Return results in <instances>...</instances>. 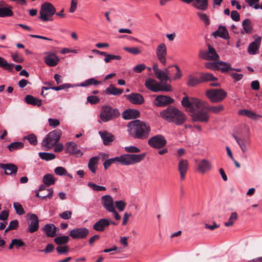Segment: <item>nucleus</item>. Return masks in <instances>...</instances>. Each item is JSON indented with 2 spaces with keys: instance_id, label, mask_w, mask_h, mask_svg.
<instances>
[{
  "instance_id": "nucleus-48",
  "label": "nucleus",
  "mask_w": 262,
  "mask_h": 262,
  "mask_svg": "<svg viewBox=\"0 0 262 262\" xmlns=\"http://www.w3.org/2000/svg\"><path fill=\"white\" fill-rule=\"evenodd\" d=\"M88 186L91 188L94 191H105L106 190V188L102 186L97 185L92 182H89L88 183Z\"/></svg>"
},
{
  "instance_id": "nucleus-26",
  "label": "nucleus",
  "mask_w": 262,
  "mask_h": 262,
  "mask_svg": "<svg viewBox=\"0 0 262 262\" xmlns=\"http://www.w3.org/2000/svg\"><path fill=\"white\" fill-rule=\"evenodd\" d=\"M155 75L157 79L161 82L170 81V72L168 68H165L163 71L160 70Z\"/></svg>"
},
{
  "instance_id": "nucleus-38",
  "label": "nucleus",
  "mask_w": 262,
  "mask_h": 262,
  "mask_svg": "<svg viewBox=\"0 0 262 262\" xmlns=\"http://www.w3.org/2000/svg\"><path fill=\"white\" fill-rule=\"evenodd\" d=\"M42 181L46 186H49L55 183V179L52 174L48 173L43 177Z\"/></svg>"
},
{
  "instance_id": "nucleus-9",
  "label": "nucleus",
  "mask_w": 262,
  "mask_h": 262,
  "mask_svg": "<svg viewBox=\"0 0 262 262\" xmlns=\"http://www.w3.org/2000/svg\"><path fill=\"white\" fill-rule=\"evenodd\" d=\"M145 154H124L120 156L121 164L123 165H129L140 162L145 158Z\"/></svg>"
},
{
  "instance_id": "nucleus-17",
  "label": "nucleus",
  "mask_w": 262,
  "mask_h": 262,
  "mask_svg": "<svg viewBox=\"0 0 262 262\" xmlns=\"http://www.w3.org/2000/svg\"><path fill=\"white\" fill-rule=\"evenodd\" d=\"M173 102L174 100L172 98L164 95H159L154 100L155 105L158 107L165 106L172 103Z\"/></svg>"
},
{
  "instance_id": "nucleus-42",
  "label": "nucleus",
  "mask_w": 262,
  "mask_h": 262,
  "mask_svg": "<svg viewBox=\"0 0 262 262\" xmlns=\"http://www.w3.org/2000/svg\"><path fill=\"white\" fill-rule=\"evenodd\" d=\"M24 144L21 142H14L8 145V148L10 151H13L17 149H20L24 147Z\"/></svg>"
},
{
  "instance_id": "nucleus-46",
  "label": "nucleus",
  "mask_w": 262,
  "mask_h": 262,
  "mask_svg": "<svg viewBox=\"0 0 262 262\" xmlns=\"http://www.w3.org/2000/svg\"><path fill=\"white\" fill-rule=\"evenodd\" d=\"M237 216H238V215H237V214L236 212H232L229 217L228 221L225 223V224H224L225 225L226 227H230V226H232L233 224H234V223L237 220Z\"/></svg>"
},
{
  "instance_id": "nucleus-61",
  "label": "nucleus",
  "mask_w": 262,
  "mask_h": 262,
  "mask_svg": "<svg viewBox=\"0 0 262 262\" xmlns=\"http://www.w3.org/2000/svg\"><path fill=\"white\" fill-rule=\"evenodd\" d=\"M13 244L17 249L26 245V244L21 239L17 238L13 239Z\"/></svg>"
},
{
  "instance_id": "nucleus-24",
  "label": "nucleus",
  "mask_w": 262,
  "mask_h": 262,
  "mask_svg": "<svg viewBox=\"0 0 262 262\" xmlns=\"http://www.w3.org/2000/svg\"><path fill=\"white\" fill-rule=\"evenodd\" d=\"M43 230L47 236L53 237L56 235V232L59 229L53 224H48L44 226Z\"/></svg>"
},
{
  "instance_id": "nucleus-51",
  "label": "nucleus",
  "mask_w": 262,
  "mask_h": 262,
  "mask_svg": "<svg viewBox=\"0 0 262 262\" xmlns=\"http://www.w3.org/2000/svg\"><path fill=\"white\" fill-rule=\"evenodd\" d=\"M197 15L199 17L200 19L204 22L206 26H208L210 24V20L207 14L203 13L198 12Z\"/></svg>"
},
{
  "instance_id": "nucleus-3",
  "label": "nucleus",
  "mask_w": 262,
  "mask_h": 262,
  "mask_svg": "<svg viewBox=\"0 0 262 262\" xmlns=\"http://www.w3.org/2000/svg\"><path fill=\"white\" fill-rule=\"evenodd\" d=\"M161 117L169 122L177 125L183 124L186 120V115L174 106H170L160 113Z\"/></svg>"
},
{
  "instance_id": "nucleus-20",
  "label": "nucleus",
  "mask_w": 262,
  "mask_h": 262,
  "mask_svg": "<svg viewBox=\"0 0 262 262\" xmlns=\"http://www.w3.org/2000/svg\"><path fill=\"white\" fill-rule=\"evenodd\" d=\"M126 99L134 104L140 105L144 103V99L143 97L139 93H131L125 95Z\"/></svg>"
},
{
  "instance_id": "nucleus-22",
  "label": "nucleus",
  "mask_w": 262,
  "mask_h": 262,
  "mask_svg": "<svg viewBox=\"0 0 262 262\" xmlns=\"http://www.w3.org/2000/svg\"><path fill=\"white\" fill-rule=\"evenodd\" d=\"M178 170L182 180H184L188 168V162L186 159H181L178 163Z\"/></svg>"
},
{
  "instance_id": "nucleus-53",
  "label": "nucleus",
  "mask_w": 262,
  "mask_h": 262,
  "mask_svg": "<svg viewBox=\"0 0 262 262\" xmlns=\"http://www.w3.org/2000/svg\"><path fill=\"white\" fill-rule=\"evenodd\" d=\"M18 226V222L17 220H13L9 223L8 227L5 230V232L6 233L10 230L16 229Z\"/></svg>"
},
{
  "instance_id": "nucleus-33",
  "label": "nucleus",
  "mask_w": 262,
  "mask_h": 262,
  "mask_svg": "<svg viewBox=\"0 0 262 262\" xmlns=\"http://www.w3.org/2000/svg\"><path fill=\"white\" fill-rule=\"evenodd\" d=\"M25 101L27 104L40 106L42 104V101L31 95H27L25 98Z\"/></svg>"
},
{
  "instance_id": "nucleus-44",
  "label": "nucleus",
  "mask_w": 262,
  "mask_h": 262,
  "mask_svg": "<svg viewBox=\"0 0 262 262\" xmlns=\"http://www.w3.org/2000/svg\"><path fill=\"white\" fill-rule=\"evenodd\" d=\"M39 157L46 161H50L55 158V155L53 153L40 152L38 154Z\"/></svg>"
},
{
  "instance_id": "nucleus-2",
  "label": "nucleus",
  "mask_w": 262,
  "mask_h": 262,
  "mask_svg": "<svg viewBox=\"0 0 262 262\" xmlns=\"http://www.w3.org/2000/svg\"><path fill=\"white\" fill-rule=\"evenodd\" d=\"M129 134L134 138L145 139L148 137L150 127L148 123L140 120H135L127 124Z\"/></svg>"
},
{
  "instance_id": "nucleus-21",
  "label": "nucleus",
  "mask_w": 262,
  "mask_h": 262,
  "mask_svg": "<svg viewBox=\"0 0 262 262\" xmlns=\"http://www.w3.org/2000/svg\"><path fill=\"white\" fill-rule=\"evenodd\" d=\"M108 226L109 221L107 219H101L93 225V229L96 231L103 232Z\"/></svg>"
},
{
  "instance_id": "nucleus-36",
  "label": "nucleus",
  "mask_w": 262,
  "mask_h": 262,
  "mask_svg": "<svg viewBox=\"0 0 262 262\" xmlns=\"http://www.w3.org/2000/svg\"><path fill=\"white\" fill-rule=\"evenodd\" d=\"M12 7L9 6L8 7L0 8V17H6L12 16L13 12L12 11Z\"/></svg>"
},
{
  "instance_id": "nucleus-31",
  "label": "nucleus",
  "mask_w": 262,
  "mask_h": 262,
  "mask_svg": "<svg viewBox=\"0 0 262 262\" xmlns=\"http://www.w3.org/2000/svg\"><path fill=\"white\" fill-rule=\"evenodd\" d=\"M100 158L98 156L93 157L89 160L88 162V168L91 171L95 173L97 169V164Z\"/></svg>"
},
{
  "instance_id": "nucleus-37",
  "label": "nucleus",
  "mask_w": 262,
  "mask_h": 262,
  "mask_svg": "<svg viewBox=\"0 0 262 262\" xmlns=\"http://www.w3.org/2000/svg\"><path fill=\"white\" fill-rule=\"evenodd\" d=\"M242 26L246 34H251L253 31V27L251 20L249 19H245L243 21Z\"/></svg>"
},
{
  "instance_id": "nucleus-55",
  "label": "nucleus",
  "mask_w": 262,
  "mask_h": 262,
  "mask_svg": "<svg viewBox=\"0 0 262 262\" xmlns=\"http://www.w3.org/2000/svg\"><path fill=\"white\" fill-rule=\"evenodd\" d=\"M67 170L62 166H58L54 169V172L58 176H64L67 173Z\"/></svg>"
},
{
  "instance_id": "nucleus-16",
  "label": "nucleus",
  "mask_w": 262,
  "mask_h": 262,
  "mask_svg": "<svg viewBox=\"0 0 262 262\" xmlns=\"http://www.w3.org/2000/svg\"><path fill=\"white\" fill-rule=\"evenodd\" d=\"M45 54L46 56L44 57V61L47 66L53 67L58 64L59 62V58L55 53L51 52H46Z\"/></svg>"
},
{
  "instance_id": "nucleus-54",
  "label": "nucleus",
  "mask_w": 262,
  "mask_h": 262,
  "mask_svg": "<svg viewBox=\"0 0 262 262\" xmlns=\"http://www.w3.org/2000/svg\"><path fill=\"white\" fill-rule=\"evenodd\" d=\"M123 49L129 53L133 54L134 55H137L141 53V51L137 47L129 48L125 47L123 48Z\"/></svg>"
},
{
  "instance_id": "nucleus-58",
  "label": "nucleus",
  "mask_w": 262,
  "mask_h": 262,
  "mask_svg": "<svg viewBox=\"0 0 262 262\" xmlns=\"http://www.w3.org/2000/svg\"><path fill=\"white\" fill-rule=\"evenodd\" d=\"M217 62H205L204 66L205 68L208 69L212 70H217Z\"/></svg>"
},
{
  "instance_id": "nucleus-23",
  "label": "nucleus",
  "mask_w": 262,
  "mask_h": 262,
  "mask_svg": "<svg viewBox=\"0 0 262 262\" xmlns=\"http://www.w3.org/2000/svg\"><path fill=\"white\" fill-rule=\"evenodd\" d=\"M211 168L210 162L206 159H202L198 163V170L202 173L210 171Z\"/></svg>"
},
{
  "instance_id": "nucleus-45",
  "label": "nucleus",
  "mask_w": 262,
  "mask_h": 262,
  "mask_svg": "<svg viewBox=\"0 0 262 262\" xmlns=\"http://www.w3.org/2000/svg\"><path fill=\"white\" fill-rule=\"evenodd\" d=\"M200 83H201L200 78L199 79L191 75L189 76L188 80L187 81V85L189 86L193 87Z\"/></svg>"
},
{
  "instance_id": "nucleus-15",
  "label": "nucleus",
  "mask_w": 262,
  "mask_h": 262,
  "mask_svg": "<svg viewBox=\"0 0 262 262\" xmlns=\"http://www.w3.org/2000/svg\"><path fill=\"white\" fill-rule=\"evenodd\" d=\"M254 38V41L249 44L247 49L248 52L251 55H255L258 53L261 43V37L255 35Z\"/></svg>"
},
{
  "instance_id": "nucleus-52",
  "label": "nucleus",
  "mask_w": 262,
  "mask_h": 262,
  "mask_svg": "<svg viewBox=\"0 0 262 262\" xmlns=\"http://www.w3.org/2000/svg\"><path fill=\"white\" fill-rule=\"evenodd\" d=\"M25 139H27L29 142L32 145H36L37 144L36 136L33 134L25 137Z\"/></svg>"
},
{
  "instance_id": "nucleus-47",
  "label": "nucleus",
  "mask_w": 262,
  "mask_h": 262,
  "mask_svg": "<svg viewBox=\"0 0 262 262\" xmlns=\"http://www.w3.org/2000/svg\"><path fill=\"white\" fill-rule=\"evenodd\" d=\"M13 207L17 214L19 215H23L25 214V211L22 205L19 203L14 202L13 203Z\"/></svg>"
},
{
  "instance_id": "nucleus-18",
  "label": "nucleus",
  "mask_w": 262,
  "mask_h": 262,
  "mask_svg": "<svg viewBox=\"0 0 262 262\" xmlns=\"http://www.w3.org/2000/svg\"><path fill=\"white\" fill-rule=\"evenodd\" d=\"M65 151L66 153L74 155L76 157H81L83 155V152L78 148L77 144L74 142L66 143Z\"/></svg>"
},
{
  "instance_id": "nucleus-30",
  "label": "nucleus",
  "mask_w": 262,
  "mask_h": 262,
  "mask_svg": "<svg viewBox=\"0 0 262 262\" xmlns=\"http://www.w3.org/2000/svg\"><path fill=\"white\" fill-rule=\"evenodd\" d=\"M192 6L196 9L204 11L208 7V0H193Z\"/></svg>"
},
{
  "instance_id": "nucleus-29",
  "label": "nucleus",
  "mask_w": 262,
  "mask_h": 262,
  "mask_svg": "<svg viewBox=\"0 0 262 262\" xmlns=\"http://www.w3.org/2000/svg\"><path fill=\"white\" fill-rule=\"evenodd\" d=\"M238 114L241 116H246L253 120H257L259 118L261 117L260 115L256 114L251 110L247 109L239 110L238 111Z\"/></svg>"
},
{
  "instance_id": "nucleus-11",
  "label": "nucleus",
  "mask_w": 262,
  "mask_h": 262,
  "mask_svg": "<svg viewBox=\"0 0 262 262\" xmlns=\"http://www.w3.org/2000/svg\"><path fill=\"white\" fill-rule=\"evenodd\" d=\"M89 234V231L88 229L85 227L75 228L70 232V235L73 239L85 238Z\"/></svg>"
},
{
  "instance_id": "nucleus-5",
  "label": "nucleus",
  "mask_w": 262,
  "mask_h": 262,
  "mask_svg": "<svg viewBox=\"0 0 262 262\" xmlns=\"http://www.w3.org/2000/svg\"><path fill=\"white\" fill-rule=\"evenodd\" d=\"M120 113L118 108H114L110 105L102 106L100 118L103 122H107L119 117Z\"/></svg>"
},
{
  "instance_id": "nucleus-19",
  "label": "nucleus",
  "mask_w": 262,
  "mask_h": 262,
  "mask_svg": "<svg viewBox=\"0 0 262 262\" xmlns=\"http://www.w3.org/2000/svg\"><path fill=\"white\" fill-rule=\"evenodd\" d=\"M30 222L29 224L27 231L32 233L38 230L39 228V220L35 214H32L30 217Z\"/></svg>"
},
{
  "instance_id": "nucleus-57",
  "label": "nucleus",
  "mask_w": 262,
  "mask_h": 262,
  "mask_svg": "<svg viewBox=\"0 0 262 262\" xmlns=\"http://www.w3.org/2000/svg\"><path fill=\"white\" fill-rule=\"evenodd\" d=\"M87 101L91 104H94L98 103L100 101V99L98 96L91 95L87 97Z\"/></svg>"
},
{
  "instance_id": "nucleus-12",
  "label": "nucleus",
  "mask_w": 262,
  "mask_h": 262,
  "mask_svg": "<svg viewBox=\"0 0 262 262\" xmlns=\"http://www.w3.org/2000/svg\"><path fill=\"white\" fill-rule=\"evenodd\" d=\"M156 55L159 61L164 66L166 64L167 49L164 43L159 44L156 49Z\"/></svg>"
},
{
  "instance_id": "nucleus-62",
  "label": "nucleus",
  "mask_w": 262,
  "mask_h": 262,
  "mask_svg": "<svg viewBox=\"0 0 262 262\" xmlns=\"http://www.w3.org/2000/svg\"><path fill=\"white\" fill-rule=\"evenodd\" d=\"M124 148L125 150L127 152L136 153L139 152L140 151L137 147L134 146H126Z\"/></svg>"
},
{
  "instance_id": "nucleus-10",
  "label": "nucleus",
  "mask_w": 262,
  "mask_h": 262,
  "mask_svg": "<svg viewBox=\"0 0 262 262\" xmlns=\"http://www.w3.org/2000/svg\"><path fill=\"white\" fill-rule=\"evenodd\" d=\"M148 143L152 148L160 149L166 145V140L162 135H158L150 138Z\"/></svg>"
},
{
  "instance_id": "nucleus-60",
  "label": "nucleus",
  "mask_w": 262,
  "mask_h": 262,
  "mask_svg": "<svg viewBox=\"0 0 262 262\" xmlns=\"http://www.w3.org/2000/svg\"><path fill=\"white\" fill-rule=\"evenodd\" d=\"M55 247L52 244H48L46 246V247L43 250H41L39 251L45 253V254L49 253L52 252L54 249Z\"/></svg>"
},
{
  "instance_id": "nucleus-59",
  "label": "nucleus",
  "mask_w": 262,
  "mask_h": 262,
  "mask_svg": "<svg viewBox=\"0 0 262 262\" xmlns=\"http://www.w3.org/2000/svg\"><path fill=\"white\" fill-rule=\"evenodd\" d=\"M146 67L144 63L138 64L134 67L133 70L135 73H140L146 69Z\"/></svg>"
},
{
  "instance_id": "nucleus-50",
  "label": "nucleus",
  "mask_w": 262,
  "mask_h": 262,
  "mask_svg": "<svg viewBox=\"0 0 262 262\" xmlns=\"http://www.w3.org/2000/svg\"><path fill=\"white\" fill-rule=\"evenodd\" d=\"M56 250L59 254H67L70 251V247L67 245L64 246H58L56 248Z\"/></svg>"
},
{
  "instance_id": "nucleus-1",
  "label": "nucleus",
  "mask_w": 262,
  "mask_h": 262,
  "mask_svg": "<svg viewBox=\"0 0 262 262\" xmlns=\"http://www.w3.org/2000/svg\"><path fill=\"white\" fill-rule=\"evenodd\" d=\"M181 104L189 113L194 122L207 123L210 116L207 111L218 114L224 110V106L221 104L206 106L205 102L193 97H184L181 101Z\"/></svg>"
},
{
  "instance_id": "nucleus-8",
  "label": "nucleus",
  "mask_w": 262,
  "mask_h": 262,
  "mask_svg": "<svg viewBox=\"0 0 262 262\" xmlns=\"http://www.w3.org/2000/svg\"><path fill=\"white\" fill-rule=\"evenodd\" d=\"M206 95L211 102L222 101L227 96V93L222 89H212L206 91Z\"/></svg>"
},
{
  "instance_id": "nucleus-40",
  "label": "nucleus",
  "mask_w": 262,
  "mask_h": 262,
  "mask_svg": "<svg viewBox=\"0 0 262 262\" xmlns=\"http://www.w3.org/2000/svg\"><path fill=\"white\" fill-rule=\"evenodd\" d=\"M231 64L229 63L222 61L217 62V70H220L222 73L228 72L230 70Z\"/></svg>"
},
{
  "instance_id": "nucleus-27",
  "label": "nucleus",
  "mask_w": 262,
  "mask_h": 262,
  "mask_svg": "<svg viewBox=\"0 0 262 262\" xmlns=\"http://www.w3.org/2000/svg\"><path fill=\"white\" fill-rule=\"evenodd\" d=\"M99 134L105 145H109L115 140V136L108 131H100L99 132Z\"/></svg>"
},
{
  "instance_id": "nucleus-43",
  "label": "nucleus",
  "mask_w": 262,
  "mask_h": 262,
  "mask_svg": "<svg viewBox=\"0 0 262 262\" xmlns=\"http://www.w3.org/2000/svg\"><path fill=\"white\" fill-rule=\"evenodd\" d=\"M69 240V237L68 235H62L55 237L54 239V242L58 245H61L67 244Z\"/></svg>"
},
{
  "instance_id": "nucleus-41",
  "label": "nucleus",
  "mask_w": 262,
  "mask_h": 262,
  "mask_svg": "<svg viewBox=\"0 0 262 262\" xmlns=\"http://www.w3.org/2000/svg\"><path fill=\"white\" fill-rule=\"evenodd\" d=\"M100 83V81L97 80L94 78H91L79 84L78 86L86 87L91 85H97Z\"/></svg>"
},
{
  "instance_id": "nucleus-6",
  "label": "nucleus",
  "mask_w": 262,
  "mask_h": 262,
  "mask_svg": "<svg viewBox=\"0 0 262 262\" xmlns=\"http://www.w3.org/2000/svg\"><path fill=\"white\" fill-rule=\"evenodd\" d=\"M62 132L59 129H55L48 133L42 141V146L48 149L53 147L59 141Z\"/></svg>"
},
{
  "instance_id": "nucleus-64",
  "label": "nucleus",
  "mask_w": 262,
  "mask_h": 262,
  "mask_svg": "<svg viewBox=\"0 0 262 262\" xmlns=\"http://www.w3.org/2000/svg\"><path fill=\"white\" fill-rule=\"evenodd\" d=\"M59 215L63 220H69L71 217L72 212L70 211H66L59 214Z\"/></svg>"
},
{
  "instance_id": "nucleus-49",
  "label": "nucleus",
  "mask_w": 262,
  "mask_h": 262,
  "mask_svg": "<svg viewBox=\"0 0 262 262\" xmlns=\"http://www.w3.org/2000/svg\"><path fill=\"white\" fill-rule=\"evenodd\" d=\"M121 59V57L120 55H116L114 54H110L107 53V54L106 55V57L104 59V60L106 63H108L110 62L111 60H119Z\"/></svg>"
},
{
  "instance_id": "nucleus-14",
  "label": "nucleus",
  "mask_w": 262,
  "mask_h": 262,
  "mask_svg": "<svg viewBox=\"0 0 262 262\" xmlns=\"http://www.w3.org/2000/svg\"><path fill=\"white\" fill-rule=\"evenodd\" d=\"M101 204L108 212L114 211L115 206L113 198L110 195H105L101 198Z\"/></svg>"
},
{
  "instance_id": "nucleus-4",
  "label": "nucleus",
  "mask_w": 262,
  "mask_h": 262,
  "mask_svg": "<svg viewBox=\"0 0 262 262\" xmlns=\"http://www.w3.org/2000/svg\"><path fill=\"white\" fill-rule=\"evenodd\" d=\"M145 87L154 92L160 91L170 92L172 88L169 84H165L162 82H158L155 79L151 78H147L145 81Z\"/></svg>"
},
{
  "instance_id": "nucleus-56",
  "label": "nucleus",
  "mask_w": 262,
  "mask_h": 262,
  "mask_svg": "<svg viewBox=\"0 0 262 262\" xmlns=\"http://www.w3.org/2000/svg\"><path fill=\"white\" fill-rule=\"evenodd\" d=\"M114 204L119 211H123L126 206V203L123 201H115Z\"/></svg>"
},
{
  "instance_id": "nucleus-32",
  "label": "nucleus",
  "mask_w": 262,
  "mask_h": 262,
  "mask_svg": "<svg viewBox=\"0 0 262 262\" xmlns=\"http://www.w3.org/2000/svg\"><path fill=\"white\" fill-rule=\"evenodd\" d=\"M215 37L216 36L220 37L223 39H226L228 38V33L225 27L221 26L214 33Z\"/></svg>"
},
{
  "instance_id": "nucleus-13",
  "label": "nucleus",
  "mask_w": 262,
  "mask_h": 262,
  "mask_svg": "<svg viewBox=\"0 0 262 262\" xmlns=\"http://www.w3.org/2000/svg\"><path fill=\"white\" fill-rule=\"evenodd\" d=\"M208 50L206 52H202L200 54V57L204 60H216L219 58V55L215 50L211 46H208Z\"/></svg>"
},
{
  "instance_id": "nucleus-63",
  "label": "nucleus",
  "mask_w": 262,
  "mask_h": 262,
  "mask_svg": "<svg viewBox=\"0 0 262 262\" xmlns=\"http://www.w3.org/2000/svg\"><path fill=\"white\" fill-rule=\"evenodd\" d=\"M49 124L50 126L56 127L60 124V121L57 119H48Z\"/></svg>"
},
{
  "instance_id": "nucleus-7",
  "label": "nucleus",
  "mask_w": 262,
  "mask_h": 262,
  "mask_svg": "<svg viewBox=\"0 0 262 262\" xmlns=\"http://www.w3.org/2000/svg\"><path fill=\"white\" fill-rule=\"evenodd\" d=\"M56 13V9L50 3L45 2L41 5L39 18L43 21H51V18Z\"/></svg>"
},
{
  "instance_id": "nucleus-39",
  "label": "nucleus",
  "mask_w": 262,
  "mask_h": 262,
  "mask_svg": "<svg viewBox=\"0 0 262 262\" xmlns=\"http://www.w3.org/2000/svg\"><path fill=\"white\" fill-rule=\"evenodd\" d=\"M14 67V64L8 63L3 57L0 56V68L11 71Z\"/></svg>"
},
{
  "instance_id": "nucleus-35",
  "label": "nucleus",
  "mask_w": 262,
  "mask_h": 262,
  "mask_svg": "<svg viewBox=\"0 0 262 262\" xmlns=\"http://www.w3.org/2000/svg\"><path fill=\"white\" fill-rule=\"evenodd\" d=\"M122 93V89L117 88L112 84L105 90V93L108 95L118 96L121 95Z\"/></svg>"
},
{
  "instance_id": "nucleus-28",
  "label": "nucleus",
  "mask_w": 262,
  "mask_h": 262,
  "mask_svg": "<svg viewBox=\"0 0 262 262\" xmlns=\"http://www.w3.org/2000/svg\"><path fill=\"white\" fill-rule=\"evenodd\" d=\"M0 168L5 170V173L6 174H15L17 171V166L11 163H0Z\"/></svg>"
},
{
  "instance_id": "nucleus-25",
  "label": "nucleus",
  "mask_w": 262,
  "mask_h": 262,
  "mask_svg": "<svg viewBox=\"0 0 262 262\" xmlns=\"http://www.w3.org/2000/svg\"><path fill=\"white\" fill-rule=\"evenodd\" d=\"M140 112L135 109H128L125 110L122 115V117L126 120H130L138 118L140 116Z\"/></svg>"
},
{
  "instance_id": "nucleus-34",
  "label": "nucleus",
  "mask_w": 262,
  "mask_h": 262,
  "mask_svg": "<svg viewBox=\"0 0 262 262\" xmlns=\"http://www.w3.org/2000/svg\"><path fill=\"white\" fill-rule=\"evenodd\" d=\"M200 78L201 82L207 81H217L218 79L212 74L209 73H202L200 74Z\"/></svg>"
}]
</instances>
